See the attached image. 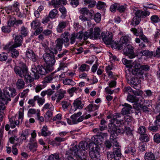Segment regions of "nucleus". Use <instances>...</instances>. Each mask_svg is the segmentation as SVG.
<instances>
[{
    "instance_id": "obj_1",
    "label": "nucleus",
    "mask_w": 160,
    "mask_h": 160,
    "mask_svg": "<svg viewBox=\"0 0 160 160\" xmlns=\"http://www.w3.org/2000/svg\"><path fill=\"white\" fill-rule=\"evenodd\" d=\"M52 67L50 66L43 67L42 66L38 65L36 67L31 68V70L32 72L31 75L34 76L35 79H38L40 77L39 75H45L52 71Z\"/></svg>"
},
{
    "instance_id": "obj_2",
    "label": "nucleus",
    "mask_w": 160,
    "mask_h": 160,
    "mask_svg": "<svg viewBox=\"0 0 160 160\" xmlns=\"http://www.w3.org/2000/svg\"><path fill=\"white\" fill-rule=\"evenodd\" d=\"M150 12L147 10H138L135 12V16L133 18L131 24L134 26L138 25L142 18H144L150 15Z\"/></svg>"
},
{
    "instance_id": "obj_3",
    "label": "nucleus",
    "mask_w": 160,
    "mask_h": 160,
    "mask_svg": "<svg viewBox=\"0 0 160 160\" xmlns=\"http://www.w3.org/2000/svg\"><path fill=\"white\" fill-rule=\"evenodd\" d=\"M17 92L15 89L13 88H5L3 90L1 101H3L6 103L10 101V98H13L16 95Z\"/></svg>"
},
{
    "instance_id": "obj_4",
    "label": "nucleus",
    "mask_w": 160,
    "mask_h": 160,
    "mask_svg": "<svg viewBox=\"0 0 160 160\" xmlns=\"http://www.w3.org/2000/svg\"><path fill=\"white\" fill-rule=\"evenodd\" d=\"M130 39V38L128 36H123L120 38L118 43L115 42L114 45H112V49L116 48L119 50H121L123 49L124 46L129 42Z\"/></svg>"
},
{
    "instance_id": "obj_5",
    "label": "nucleus",
    "mask_w": 160,
    "mask_h": 160,
    "mask_svg": "<svg viewBox=\"0 0 160 160\" xmlns=\"http://www.w3.org/2000/svg\"><path fill=\"white\" fill-rule=\"evenodd\" d=\"M71 153L76 156V157L82 160H84L86 159L88 154L86 150H82L80 151V150H78V147L77 145L72 147L70 149Z\"/></svg>"
},
{
    "instance_id": "obj_6",
    "label": "nucleus",
    "mask_w": 160,
    "mask_h": 160,
    "mask_svg": "<svg viewBox=\"0 0 160 160\" xmlns=\"http://www.w3.org/2000/svg\"><path fill=\"white\" fill-rule=\"evenodd\" d=\"M113 36L112 33L111 32L104 31L101 33V37L104 43L106 44H110L111 47L112 45L116 42H114Z\"/></svg>"
},
{
    "instance_id": "obj_7",
    "label": "nucleus",
    "mask_w": 160,
    "mask_h": 160,
    "mask_svg": "<svg viewBox=\"0 0 160 160\" xmlns=\"http://www.w3.org/2000/svg\"><path fill=\"white\" fill-rule=\"evenodd\" d=\"M82 113L81 112H79L77 113H74L71 117V118L72 121V123L73 124H77L78 122H81L84 119H88L91 117V115L88 114L85 116V115H81Z\"/></svg>"
},
{
    "instance_id": "obj_8",
    "label": "nucleus",
    "mask_w": 160,
    "mask_h": 160,
    "mask_svg": "<svg viewBox=\"0 0 160 160\" xmlns=\"http://www.w3.org/2000/svg\"><path fill=\"white\" fill-rule=\"evenodd\" d=\"M93 146L92 148V150L89 152L90 157L93 160H99L100 159V154L99 153L100 148L98 145L94 143L90 144V146Z\"/></svg>"
},
{
    "instance_id": "obj_9",
    "label": "nucleus",
    "mask_w": 160,
    "mask_h": 160,
    "mask_svg": "<svg viewBox=\"0 0 160 160\" xmlns=\"http://www.w3.org/2000/svg\"><path fill=\"white\" fill-rule=\"evenodd\" d=\"M14 71L17 75L21 78H23L24 75L28 72V69L25 64L21 62L19 66L14 67Z\"/></svg>"
},
{
    "instance_id": "obj_10",
    "label": "nucleus",
    "mask_w": 160,
    "mask_h": 160,
    "mask_svg": "<svg viewBox=\"0 0 160 160\" xmlns=\"http://www.w3.org/2000/svg\"><path fill=\"white\" fill-rule=\"evenodd\" d=\"M51 53L46 52L43 54V58L46 63L48 65L47 66H50L52 67L55 62L56 60L55 56L53 52H50Z\"/></svg>"
},
{
    "instance_id": "obj_11",
    "label": "nucleus",
    "mask_w": 160,
    "mask_h": 160,
    "mask_svg": "<svg viewBox=\"0 0 160 160\" xmlns=\"http://www.w3.org/2000/svg\"><path fill=\"white\" fill-rule=\"evenodd\" d=\"M63 41H62L61 38H58L55 41V45L53 47H50V52H53L55 54L58 53V51H61L62 48Z\"/></svg>"
},
{
    "instance_id": "obj_12",
    "label": "nucleus",
    "mask_w": 160,
    "mask_h": 160,
    "mask_svg": "<svg viewBox=\"0 0 160 160\" xmlns=\"http://www.w3.org/2000/svg\"><path fill=\"white\" fill-rule=\"evenodd\" d=\"M123 52L124 55L128 56L130 59L133 58L137 56L134 52V48L130 44L126 45L124 49Z\"/></svg>"
},
{
    "instance_id": "obj_13",
    "label": "nucleus",
    "mask_w": 160,
    "mask_h": 160,
    "mask_svg": "<svg viewBox=\"0 0 160 160\" xmlns=\"http://www.w3.org/2000/svg\"><path fill=\"white\" fill-rule=\"evenodd\" d=\"M116 123L111 122L108 124L109 128L108 132L111 134V135H112L117 136L118 134L120 133L121 130L116 125Z\"/></svg>"
},
{
    "instance_id": "obj_14",
    "label": "nucleus",
    "mask_w": 160,
    "mask_h": 160,
    "mask_svg": "<svg viewBox=\"0 0 160 160\" xmlns=\"http://www.w3.org/2000/svg\"><path fill=\"white\" fill-rule=\"evenodd\" d=\"M23 38L21 35H17L15 37L14 43L13 42H10L8 44L11 45V48H15L21 46L22 43Z\"/></svg>"
},
{
    "instance_id": "obj_15",
    "label": "nucleus",
    "mask_w": 160,
    "mask_h": 160,
    "mask_svg": "<svg viewBox=\"0 0 160 160\" xmlns=\"http://www.w3.org/2000/svg\"><path fill=\"white\" fill-rule=\"evenodd\" d=\"M141 81L137 77H134L131 79L129 84L133 88L137 90H139L141 87Z\"/></svg>"
},
{
    "instance_id": "obj_16",
    "label": "nucleus",
    "mask_w": 160,
    "mask_h": 160,
    "mask_svg": "<svg viewBox=\"0 0 160 160\" xmlns=\"http://www.w3.org/2000/svg\"><path fill=\"white\" fill-rule=\"evenodd\" d=\"M27 147L30 151L33 152H36L38 148V144L36 140L35 139H30Z\"/></svg>"
},
{
    "instance_id": "obj_17",
    "label": "nucleus",
    "mask_w": 160,
    "mask_h": 160,
    "mask_svg": "<svg viewBox=\"0 0 160 160\" xmlns=\"http://www.w3.org/2000/svg\"><path fill=\"white\" fill-rule=\"evenodd\" d=\"M123 115H121L119 113H117L113 115V119L110 121L111 122H114L116 124L119 123L123 120Z\"/></svg>"
},
{
    "instance_id": "obj_18",
    "label": "nucleus",
    "mask_w": 160,
    "mask_h": 160,
    "mask_svg": "<svg viewBox=\"0 0 160 160\" xmlns=\"http://www.w3.org/2000/svg\"><path fill=\"white\" fill-rule=\"evenodd\" d=\"M90 30H91V38L92 39H97L100 38L101 30L98 27H95L93 32V29L91 28Z\"/></svg>"
},
{
    "instance_id": "obj_19",
    "label": "nucleus",
    "mask_w": 160,
    "mask_h": 160,
    "mask_svg": "<svg viewBox=\"0 0 160 160\" xmlns=\"http://www.w3.org/2000/svg\"><path fill=\"white\" fill-rule=\"evenodd\" d=\"M91 140L93 141V142L90 143V144L94 143L96 145H101L103 141L104 138L98 134L94 135L91 138Z\"/></svg>"
},
{
    "instance_id": "obj_20",
    "label": "nucleus",
    "mask_w": 160,
    "mask_h": 160,
    "mask_svg": "<svg viewBox=\"0 0 160 160\" xmlns=\"http://www.w3.org/2000/svg\"><path fill=\"white\" fill-rule=\"evenodd\" d=\"M26 55L27 58L32 60V61L35 62L37 61L38 57L32 49H28L26 52Z\"/></svg>"
},
{
    "instance_id": "obj_21",
    "label": "nucleus",
    "mask_w": 160,
    "mask_h": 160,
    "mask_svg": "<svg viewBox=\"0 0 160 160\" xmlns=\"http://www.w3.org/2000/svg\"><path fill=\"white\" fill-rule=\"evenodd\" d=\"M70 34L68 32H65L61 35V37L60 38L63 42L64 43V45L66 47H68L69 45V37Z\"/></svg>"
},
{
    "instance_id": "obj_22",
    "label": "nucleus",
    "mask_w": 160,
    "mask_h": 160,
    "mask_svg": "<svg viewBox=\"0 0 160 160\" xmlns=\"http://www.w3.org/2000/svg\"><path fill=\"white\" fill-rule=\"evenodd\" d=\"M73 106L75 108V111L77 109H81L84 107V105L81 102V99L78 98L74 100L73 103Z\"/></svg>"
},
{
    "instance_id": "obj_23",
    "label": "nucleus",
    "mask_w": 160,
    "mask_h": 160,
    "mask_svg": "<svg viewBox=\"0 0 160 160\" xmlns=\"http://www.w3.org/2000/svg\"><path fill=\"white\" fill-rule=\"evenodd\" d=\"M122 106L124 107L122 108L121 112L123 115L130 113L131 109H132V106L128 103H125Z\"/></svg>"
},
{
    "instance_id": "obj_24",
    "label": "nucleus",
    "mask_w": 160,
    "mask_h": 160,
    "mask_svg": "<svg viewBox=\"0 0 160 160\" xmlns=\"http://www.w3.org/2000/svg\"><path fill=\"white\" fill-rule=\"evenodd\" d=\"M132 72L133 75L137 76H141L142 75V71L140 68V65L139 63L136 64Z\"/></svg>"
},
{
    "instance_id": "obj_25",
    "label": "nucleus",
    "mask_w": 160,
    "mask_h": 160,
    "mask_svg": "<svg viewBox=\"0 0 160 160\" xmlns=\"http://www.w3.org/2000/svg\"><path fill=\"white\" fill-rule=\"evenodd\" d=\"M137 56H145L146 57H151L153 56V52H150L148 50H144L141 51H138V50L136 51Z\"/></svg>"
},
{
    "instance_id": "obj_26",
    "label": "nucleus",
    "mask_w": 160,
    "mask_h": 160,
    "mask_svg": "<svg viewBox=\"0 0 160 160\" xmlns=\"http://www.w3.org/2000/svg\"><path fill=\"white\" fill-rule=\"evenodd\" d=\"M68 23L66 21H60L57 28L58 32L61 33L63 31V29L65 28L67 25Z\"/></svg>"
},
{
    "instance_id": "obj_27",
    "label": "nucleus",
    "mask_w": 160,
    "mask_h": 160,
    "mask_svg": "<svg viewBox=\"0 0 160 160\" xmlns=\"http://www.w3.org/2000/svg\"><path fill=\"white\" fill-rule=\"evenodd\" d=\"M56 72H53L49 76L44 78V80L42 81L43 83H46L48 82H51L52 80L56 77H58V75L56 74Z\"/></svg>"
},
{
    "instance_id": "obj_28",
    "label": "nucleus",
    "mask_w": 160,
    "mask_h": 160,
    "mask_svg": "<svg viewBox=\"0 0 160 160\" xmlns=\"http://www.w3.org/2000/svg\"><path fill=\"white\" fill-rule=\"evenodd\" d=\"M77 146L78 147V150H80V151L87 150L88 148H90L91 147L90 146V144L89 145L86 142H81L79 143V145Z\"/></svg>"
},
{
    "instance_id": "obj_29",
    "label": "nucleus",
    "mask_w": 160,
    "mask_h": 160,
    "mask_svg": "<svg viewBox=\"0 0 160 160\" xmlns=\"http://www.w3.org/2000/svg\"><path fill=\"white\" fill-rule=\"evenodd\" d=\"M32 73H31L30 74L28 72L24 75L23 77L24 78V80L27 83H31L33 82L34 79V76H32L31 75Z\"/></svg>"
},
{
    "instance_id": "obj_30",
    "label": "nucleus",
    "mask_w": 160,
    "mask_h": 160,
    "mask_svg": "<svg viewBox=\"0 0 160 160\" xmlns=\"http://www.w3.org/2000/svg\"><path fill=\"white\" fill-rule=\"evenodd\" d=\"M41 24L40 21L38 20V19L36 18L31 23V28L33 30H35L38 28V27L40 26Z\"/></svg>"
},
{
    "instance_id": "obj_31",
    "label": "nucleus",
    "mask_w": 160,
    "mask_h": 160,
    "mask_svg": "<svg viewBox=\"0 0 160 160\" xmlns=\"http://www.w3.org/2000/svg\"><path fill=\"white\" fill-rule=\"evenodd\" d=\"M66 92L65 90L62 89H60L58 91L57 96L58 95V96L56 100L57 102H59L64 97Z\"/></svg>"
},
{
    "instance_id": "obj_32",
    "label": "nucleus",
    "mask_w": 160,
    "mask_h": 160,
    "mask_svg": "<svg viewBox=\"0 0 160 160\" xmlns=\"http://www.w3.org/2000/svg\"><path fill=\"white\" fill-rule=\"evenodd\" d=\"M10 127L12 128H14L16 125L18 126L20 123V121L18 120H15L14 117H12L9 119Z\"/></svg>"
},
{
    "instance_id": "obj_33",
    "label": "nucleus",
    "mask_w": 160,
    "mask_h": 160,
    "mask_svg": "<svg viewBox=\"0 0 160 160\" xmlns=\"http://www.w3.org/2000/svg\"><path fill=\"white\" fill-rule=\"evenodd\" d=\"M144 158L145 160H156L154 154L151 152H149L145 153Z\"/></svg>"
},
{
    "instance_id": "obj_34",
    "label": "nucleus",
    "mask_w": 160,
    "mask_h": 160,
    "mask_svg": "<svg viewBox=\"0 0 160 160\" xmlns=\"http://www.w3.org/2000/svg\"><path fill=\"white\" fill-rule=\"evenodd\" d=\"M51 134V132L48 131V128L47 126H44L43 127L42 130L41 134L44 137H46L50 135Z\"/></svg>"
},
{
    "instance_id": "obj_35",
    "label": "nucleus",
    "mask_w": 160,
    "mask_h": 160,
    "mask_svg": "<svg viewBox=\"0 0 160 160\" xmlns=\"http://www.w3.org/2000/svg\"><path fill=\"white\" fill-rule=\"evenodd\" d=\"M25 85V83L22 79H18L16 82V88L18 89L24 88Z\"/></svg>"
},
{
    "instance_id": "obj_36",
    "label": "nucleus",
    "mask_w": 160,
    "mask_h": 160,
    "mask_svg": "<svg viewBox=\"0 0 160 160\" xmlns=\"http://www.w3.org/2000/svg\"><path fill=\"white\" fill-rule=\"evenodd\" d=\"M11 45H9V44L8 45V47L9 48V49L11 51V56L12 58H16L19 55V52L16 49H14V48H11L10 47Z\"/></svg>"
},
{
    "instance_id": "obj_37",
    "label": "nucleus",
    "mask_w": 160,
    "mask_h": 160,
    "mask_svg": "<svg viewBox=\"0 0 160 160\" xmlns=\"http://www.w3.org/2000/svg\"><path fill=\"white\" fill-rule=\"evenodd\" d=\"M139 140L141 142H148L149 141L150 138L148 135L145 134L140 135Z\"/></svg>"
},
{
    "instance_id": "obj_38",
    "label": "nucleus",
    "mask_w": 160,
    "mask_h": 160,
    "mask_svg": "<svg viewBox=\"0 0 160 160\" xmlns=\"http://www.w3.org/2000/svg\"><path fill=\"white\" fill-rule=\"evenodd\" d=\"M58 13V10L56 9H54L50 12L48 16L50 18L52 19L56 17Z\"/></svg>"
},
{
    "instance_id": "obj_39",
    "label": "nucleus",
    "mask_w": 160,
    "mask_h": 160,
    "mask_svg": "<svg viewBox=\"0 0 160 160\" xmlns=\"http://www.w3.org/2000/svg\"><path fill=\"white\" fill-rule=\"evenodd\" d=\"M67 138H63L61 137H56L55 139L54 140L52 141L51 142V144H56L57 142H63L65 141L67 139Z\"/></svg>"
},
{
    "instance_id": "obj_40",
    "label": "nucleus",
    "mask_w": 160,
    "mask_h": 160,
    "mask_svg": "<svg viewBox=\"0 0 160 160\" xmlns=\"http://www.w3.org/2000/svg\"><path fill=\"white\" fill-rule=\"evenodd\" d=\"M63 83L64 85H71L72 86L74 85L76 83L74 81L71 79L65 78L63 80Z\"/></svg>"
},
{
    "instance_id": "obj_41",
    "label": "nucleus",
    "mask_w": 160,
    "mask_h": 160,
    "mask_svg": "<svg viewBox=\"0 0 160 160\" xmlns=\"http://www.w3.org/2000/svg\"><path fill=\"white\" fill-rule=\"evenodd\" d=\"M61 105L63 110H66L70 105V103L67 100H64L62 101Z\"/></svg>"
},
{
    "instance_id": "obj_42",
    "label": "nucleus",
    "mask_w": 160,
    "mask_h": 160,
    "mask_svg": "<svg viewBox=\"0 0 160 160\" xmlns=\"http://www.w3.org/2000/svg\"><path fill=\"white\" fill-rule=\"evenodd\" d=\"M145 101L144 98L142 96H140L139 97H137L136 102L138 104V106L139 107L143 105Z\"/></svg>"
},
{
    "instance_id": "obj_43",
    "label": "nucleus",
    "mask_w": 160,
    "mask_h": 160,
    "mask_svg": "<svg viewBox=\"0 0 160 160\" xmlns=\"http://www.w3.org/2000/svg\"><path fill=\"white\" fill-rule=\"evenodd\" d=\"M107 158L108 160H117L116 158L115 155L112 152H108L107 153Z\"/></svg>"
},
{
    "instance_id": "obj_44",
    "label": "nucleus",
    "mask_w": 160,
    "mask_h": 160,
    "mask_svg": "<svg viewBox=\"0 0 160 160\" xmlns=\"http://www.w3.org/2000/svg\"><path fill=\"white\" fill-rule=\"evenodd\" d=\"M114 155H116L117 157H120L121 156L122 153L121 152V150L120 147L119 148H113V152Z\"/></svg>"
},
{
    "instance_id": "obj_45",
    "label": "nucleus",
    "mask_w": 160,
    "mask_h": 160,
    "mask_svg": "<svg viewBox=\"0 0 160 160\" xmlns=\"http://www.w3.org/2000/svg\"><path fill=\"white\" fill-rule=\"evenodd\" d=\"M83 34V38L84 40H86L89 37L91 39V30L90 29L88 30L87 31L85 32Z\"/></svg>"
},
{
    "instance_id": "obj_46",
    "label": "nucleus",
    "mask_w": 160,
    "mask_h": 160,
    "mask_svg": "<svg viewBox=\"0 0 160 160\" xmlns=\"http://www.w3.org/2000/svg\"><path fill=\"white\" fill-rule=\"evenodd\" d=\"M151 22L152 23H157L159 22L160 19L158 15H153L150 18Z\"/></svg>"
},
{
    "instance_id": "obj_47",
    "label": "nucleus",
    "mask_w": 160,
    "mask_h": 160,
    "mask_svg": "<svg viewBox=\"0 0 160 160\" xmlns=\"http://www.w3.org/2000/svg\"><path fill=\"white\" fill-rule=\"evenodd\" d=\"M16 18L13 17H11L10 16L9 17L8 20V25L9 27L13 26L15 24Z\"/></svg>"
},
{
    "instance_id": "obj_48",
    "label": "nucleus",
    "mask_w": 160,
    "mask_h": 160,
    "mask_svg": "<svg viewBox=\"0 0 160 160\" xmlns=\"http://www.w3.org/2000/svg\"><path fill=\"white\" fill-rule=\"evenodd\" d=\"M89 68V66L86 64H82L79 68V71L81 72L88 71Z\"/></svg>"
},
{
    "instance_id": "obj_49",
    "label": "nucleus",
    "mask_w": 160,
    "mask_h": 160,
    "mask_svg": "<svg viewBox=\"0 0 160 160\" xmlns=\"http://www.w3.org/2000/svg\"><path fill=\"white\" fill-rule=\"evenodd\" d=\"M147 146V145L146 143L141 142H140L138 146L139 149L141 152H143L145 150Z\"/></svg>"
},
{
    "instance_id": "obj_50",
    "label": "nucleus",
    "mask_w": 160,
    "mask_h": 160,
    "mask_svg": "<svg viewBox=\"0 0 160 160\" xmlns=\"http://www.w3.org/2000/svg\"><path fill=\"white\" fill-rule=\"evenodd\" d=\"M48 160H60L59 155L57 153H54L51 155L48 158Z\"/></svg>"
},
{
    "instance_id": "obj_51",
    "label": "nucleus",
    "mask_w": 160,
    "mask_h": 160,
    "mask_svg": "<svg viewBox=\"0 0 160 160\" xmlns=\"http://www.w3.org/2000/svg\"><path fill=\"white\" fill-rule=\"evenodd\" d=\"M59 10L62 14L61 17L64 18L66 16L67 13V11L65 7L63 6L60 7L59 8Z\"/></svg>"
},
{
    "instance_id": "obj_52",
    "label": "nucleus",
    "mask_w": 160,
    "mask_h": 160,
    "mask_svg": "<svg viewBox=\"0 0 160 160\" xmlns=\"http://www.w3.org/2000/svg\"><path fill=\"white\" fill-rule=\"evenodd\" d=\"M137 97L131 94H129L127 97V100L129 102L134 103L136 102Z\"/></svg>"
},
{
    "instance_id": "obj_53",
    "label": "nucleus",
    "mask_w": 160,
    "mask_h": 160,
    "mask_svg": "<svg viewBox=\"0 0 160 160\" xmlns=\"http://www.w3.org/2000/svg\"><path fill=\"white\" fill-rule=\"evenodd\" d=\"M127 6V5L126 4L120 5L118 4V10L120 12H124L126 10Z\"/></svg>"
},
{
    "instance_id": "obj_54",
    "label": "nucleus",
    "mask_w": 160,
    "mask_h": 160,
    "mask_svg": "<svg viewBox=\"0 0 160 160\" xmlns=\"http://www.w3.org/2000/svg\"><path fill=\"white\" fill-rule=\"evenodd\" d=\"M28 32L27 28L25 27L24 26L21 27L20 30V33L21 34L26 36L27 35Z\"/></svg>"
},
{
    "instance_id": "obj_55",
    "label": "nucleus",
    "mask_w": 160,
    "mask_h": 160,
    "mask_svg": "<svg viewBox=\"0 0 160 160\" xmlns=\"http://www.w3.org/2000/svg\"><path fill=\"white\" fill-rule=\"evenodd\" d=\"M52 112L49 110H48L44 115V117L46 120L48 121L49 120L52 116Z\"/></svg>"
},
{
    "instance_id": "obj_56",
    "label": "nucleus",
    "mask_w": 160,
    "mask_h": 160,
    "mask_svg": "<svg viewBox=\"0 0 160 160\" xmlns=\"http://www.w3.org/2000/svg\"><path fill=\"white\" fill-rule=\"evenodd\" d=\"M132 60H128L126 58H123L122 59V62L123 63L127 65V66L129 68L132 67L131 65L130 64L132 62Z\"/></svg>"
},
{
    "instance_id": "obj_57",
    "label": "nucleus",
    "mask_w": 160,
    "mask_h": 160,
    "mask_svg": "<svg viewBox=\"0 0 160 160\" xmlns=\"http://www.w3.org/2000/svg\"><path fill=\"white\" fill-rule=\"evenodd\" d=\"M58 0H52L49 2V4L55 8H58L59 6Z\"/></svg>"
},
{
    "instance_id": "obj_58",
    "label": "nucleus",
    "mask_w": 160,
    "mask_h": 160,
    "mask_svg": "<svg viewBox=\"0 0 160 160\" xmlns=\"http://www.w3.org/2000/svg\"><path fill=\"white\" fill-rule=\"evenodd\" d=\"M146 131V128L144 126L140 127L138 129V133L141 135L145 134Z\"/></svg>"
},
{
    "instance_id": "obj_59",
    "label": "nucleus",
    "mask_w": 160,
    "mask_h": 160,
    "mask_svg": "<svg viewBox=\"0 0 160 160\" xmlns=\"http://www.w3.org/2000/svg\"><path fill=\"white\" fill-rule=\"evenodd\" d=\"M68 52V51L66 49L63 50V52L59 54L56 58L57 59H58L62 58L66 55Z\"/></svg>"
},
{
    "instance_id": "obj_60",
    "label": "nucleus",
    "mask_w": 160,
    "mask_h": 160,
    "mask_svg": "<svg viewBox=\"0 0 160 160\" xmlns=\"http://www.w3.org/2000/svg\"><path fill=\"white\" fill-rule=\"evenodd\" d=\"M153 140L155 142L158 144L160 142V134L156 133L154 136Z\"/></svg>"
},
{
    "instance_id": "obj_61",
    "label": "nucleus",
    "mask_w": 160,
    "mask_h": 160,
    "mask_svg": "<svg viewBox=\"0 0 160 160\" xmlns=\"http://www.w3.org/2000/svg\"><path fill=\"white\" fill-rule=\"evenodd\" d=\"M36 100L38 101V102L39 104L42 105L45 102V99L44 98L39 97L38 96H35Z\"/></svg>"
},
{
    "instance_id": "obj_62",
    "label": "nucleus",
    "mask_w": 160,
    "mask_h": 160,
    "mask_svg": "<svg viewBox=\"0 0 160 160\" xmlns=\"http://www.w3.org/2000/svg\"><path fill=\"white\" fill-rule=\"evenodd\" d=\"M36 101L35 96L34 97L33 99H29L28 102V103L29 104V106L34 107L35 105V102Z\"/></svg>"
},
{
    "instance_id": "obj_63",
    "label": "nucleus",
    "mask_w": 160,
    "mask_h": 160,
    "mask_svg": "<svg viewBox=\"0 0 160 160\" xmlns=\"http://www.w3.org/2000/svg\"><path fill=\"white\" fill-rule=\"evenodd\" d=\"M94 20L96 22L99 23L101 20V15L99 13L97 12L94 15Z\"/></svg>"
},
{
    "instance_id": "obj_64",
    "label": "nucleus",
    "mask_w": 160,
    "mask_h": 160,
    "mask_svg": "<svg viewBox=\"0 0 160 160\" xmlns=\"http://www.w3.org/2000/svg\"><path fill=\"white\" fill-rule=\"evenodd\" d=\"M105 3L101 1H98L97 4V7L99 9H102L105 7Z\"/></svg>"
}]
</instances>
